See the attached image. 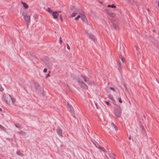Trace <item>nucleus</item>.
I'll use <instances>...</instances> for the list:
<instances>
[{
    "label": "nucleus",
    "mask_w": 159,
    "mask_h": 159,
    "mask_svg": "<svg viewBox=\"0 0 159 159\" xmlns=\"http://www.w3.org/2000/svg\"><path fill=\"white\" fill-rule=\"evenodd\" d=\"M74 80H76L80 84V87L84 90L88 89V86L83 81H81L80 78L77 76L75 75L73 76Z\"/></svg>",
    "instance_id": "1"
},
{
    "label": "nucleus",
    "mask_w": 159,
    "mask_h": 159,
    "mask_svg": "<svg viewBox=\"0 0 159 159\" xmlns=\"http://www.w3.org/2000/svg\"><path fill=\"white\" fill-rule=\"evenodd\" d=\"M22 16H24L25 20L27 22V26L28 27V25L30 22V16L24 12L22 13Z\"/></svg>",
    "instance_id": "2"
},
{
    "label": "nucleus",
    "mask_w": 159,
    "mask_h": 159,
    "mask_svg": "<svg viewBox=\"0 0 159 159\" xmlns=\"http://www.w3.org/2000/svg\"><path fill=\"white\" fill-rule=\"evenodd\" d=\"M11 95L8 94H4L3 95L2 100L5 102L9 104L10 101Z\"/></svg>",
    "instance_id": "3"
},
{
    "label": "nucleus",
    "mask_w": 159,
    "mask_h": 159,
    "mask_svg": "<svg viewBox=\"0 0 159 159\" xmlns=\"http://www.w3.org/2000/svg\"><path fill=\"white\" fill-rule=\"evenodd\" d=\"M119 58L122 61V63H121L119 60L118 62V67L119 68H120L122 64H123L125 61V59L124 57L121 54L119 55Z\"/></svg>",
    "instance_id": "4"
},
{
    "label": "nucleus",
    "mask_w": 159,
    "mask_h": 159,
    "mask_svg": "<svg viewBox=\"0 0 159 159\" xmlns=\"http://www.w3.org/2000/svg\"><path fill=\"white\" fill-rule=\"evenodd\" d=\"M45 64L49 68H51L52 66V64L49 58H46L45 61Z\"/></svg>",
    "instance_id": "5"
},
{
    "label": "nucleus",
    "mask_w": 159,
    "mask_h": 159,
    "mask_svg": "<svg viewBox=\"0 0 159 159\" xmlns=\"http://www.w3.org/2000/svg\"><path fill=\"white\" fill-rule=\"evenodd\" d=\"M119 107V109L115 111L114 113L115 115L117 117H120L121 115V110L120 109V107Z\"/></svg>",
    "instance_id": "6"
},
{
    "label": "nucleus",
    "mask_w": 159,
    "mask_h": 159,
    "mask_svg": "<svg viewBox=\"0 0 159 159\" xmlns=\"http://www.w3.org/2000/svg\"><path fill=\"white\" fill-rule=\"evenodd\" d=\"M68 105L69 107V110L72 113L73 116L75 118L76 117L75 115V113L73 110V107L70 105H69L68 104Z\"/></svg>",
    "instance_id": "7"
},
{
    "label": "nucleus",
    "mask_w": 159,
    "mask_h": 159,
    "mask_svg": "<svg viewBox=\"0 0 159 159\" xmlns=\"http://www.w3.org/2000/svg\"><path fill=\"white\" fill-rule=\"evenodd\" d=\"M57 132L60 137H61L62 135V130L61 128L58 127L57 129Z\"/></svg>",
    "instance_id": "8"
},
{
    "label": "nucleus",
    "mask_w": 159,
    "mask_h": 159,
    "mask_svg": "<svg viewBox=\"0 0 159 159\" xmlns=\"http://www.w3.org/2000/svg\"><path fill=\"white\" fill-rule=\"evenodd\" d=\"M74 11L77 13V14L80 15L84 13L83 11L80 9H76Z\"/></svg>",
    "instance_id": "9"
},
{
    "label": "nucleus",
    "mask_w": 159,
    "mask_h": 159,
    "mask_svg": "<svg viewBox=\"0 0 159 159\" xmlns=\"http://www.w3.org/2000/svg\"><path fill=\"white\" fill-rule=\"evenodd\" d=\"M58 15V12L54 11L52 13V16H53V18L54 19H57Z\"/></svg>",
    "instance_id": "10"
},
{
    "label": "nucleus",
    "mask_w": 159,
    "mask_h": 159,
    "mask_svg": "<svg viewBox=\"0 0 159 159\" xmlns=\"http://www.w3.org/2000/svg\"><path fill=\"white\" fill-rule=\"evenodd\" d=\"M80 76L81 78H83L84 81L85 82H86L88 84H89V79L88 77L84 76L82 75H81Z\"/></svg>",
    "instance_id": "11"
},
{
    "label": "nucleus",
    "mask_w": 159,
    "mask_h": 159,
    "mask_svg": "<svg viewBox=\"0 0 159 159\" xmlns=\"http://www.w3.org/2000/svg\"><path fill=\"white\" fill-rule=\"evenodd\" d=\"M88 36L89 38L90 39H92L93 41L94 42H95V41L96 40V39L95 38V36L91 34H89L88 35Z\"/></svg>",
    "instance_id": "12"
},
{
    "label": "nucleus",
    "mask_w": 159,
    "mask_h": 159,
    "mask_svg": "<svg viewBox=\"0 0 159 159\" xmlns=\"http://www.w3.org/2000/svg\"><path fill=\"white\" fill-rule=\"evenodd\" d=\"M81 19L83 21L85 22L86 20H87L86 17L84 13L81 15Z\"/></svg>",
    "instance_id": "13"
},
{
    "label": "nucleus",
    "mask_w": 159,
    "mask_h": 159,
    "mask_svg": "<svg viewBox=\"0 0 159 159\" xmlns=\"http://www.w3.org/2000/svg\"><path fill=\"white\" fill-rule=\"evenodd\" d=\"M34 86L36 90H39L40 89V86L38 83L35 82L34 83Z\"/></svg>",
    "instance_id": "14"
},
{
    "label": "nucleus",
    "mask_w": 159,
    "mask_h": 159,
    "mask_svg": "<svg viewBox=\"0 0 159 159\" xmlns=\"http://www.w3.org/2000/svg\"><path fill=\"white\" fill-rule=\"evenodd\" d=\"M22 3L23 5V7L25 9H27L28 8V6L26 3L23 2H22Z\"/></svg>",
    "instance_id": "15"
},
{
    "label": "nucleus",
    "mask_w": 159,
    "mask_h": 159,
    "mask_svg": "<svg viewBox=\"0 0 159 159\" xmlns=\"http://www.w3.org/2000/svg\"><path fill=\"white\" fill-rule=\"evenodd\" d=\"M92 142H93V143L94 144V145H95V146H96V147H97L98 148H99L100 146H99V144L96 142L95 141H93Z\"/></svg>",
    "instance_id": "16"
},
{
    "label": "nucleus",
    "mask_w": 159,
    "mask_h": 159,
    "mask_svg": "<svg viewBox=\"0 0 159 159\" xmlns=\"http://www.w3.org/2000/svg\"><path fill=\"white\" fill-rule=\"evenodd\" d=\"M111 125L113 127V128L116 131L118 130L117 127L116 126V125L114 124L113 122L111 123Z\"/></svg>",
    "instance_id": "17"
},
{
    "label": "nucleus",
    "mask_w": 159,
    "mask_h": 159,
    "mask_svg": "<svg viewBox=\"0 0 159 159\" xmlns=\"http://www.w3.org/2000/svg\"><path fill=\"white\" fill-rule=\"evenodd\" d=\"M10 99H11V101H12V104H14V103H15V101H16L15 99L14 98H12L11 97V96Z\"/></svg>",
    "instance_id": "18"
},
{
    "label": "nucleus",
    "mask_w": 159,
    "mask_h": 159,
    "mask_svg": "<svg viewBox=\"0 0 159 159\" xmlns=\"http://www.w3.org/2000/svg\"><path fill=\"white\" fill-rule=\"evenodd\" d=\"M108 7H111L112 8H115L116 7V6L114 4H112V5H108L107 6Z\"/></svg>",
    "instance_id": "19"
},
{
    "label": "nucleus",
    "mask_w": 159,
    "mask_h": 159,
    "mask_svg": "<svg viewBox=\"0 0 159 159\" xmlns=\"http://www.w3.org/2000/svg\"><path fill=\"white\" fill-rule=\"evenodd\" d=\"M47 11L49 13H52V10L51 9L50 7H48L47 10Z\"/></svg>",
    "instance_id": "20"
},
{
    "label": "nucleus",
    "mask_w": 159,
    "mask_h": 159,
    "mask_svg": "<svg viewBox=\"0 0 159 159\" xmlns=\"http://www.w3.org/2000/svg\"><path fill=\"white\" fill-rule=\"evenodd\" d=\"M18 133L24 136L26 134L23 131H20V132H19Z\"/></svg>",
    "instance_id": "21"
},
{
    "label": "nucleus",
    "mask_w": 159,
    "mask_h": 159,
    "mask_svg": "<svg viewBox=\"0 0 159 159\" xmlns=\"http://www.w3.org/2000/svg\"><path fill=\"white\" fill-rule=\"evenodd\" d=\"M108 98H109L110 99L112 100H113L114 99V98L113 96L111 95H108Z\"/></svg>",
    "instance_id": "22"
},
{
    "label": "nucleus",
    "mask_w": 159,
    "mask_h": 159,
    "mask_svg": "<svg viewBox=\"0 0 159 159\" xmlns=\"http://www.w3.org/2000/svg\"><path fill=\"white\" fill-rule=\"evenodd\" d=\"M76 14H77V13L76 12H74L73 13H72L70 17H74L76 16Z\"/></svg>",
    "instance_id": "23"
},
{
    "label": "nucleus",
    "mask_w": 159,
    "mask_h": 159,
    "mask_svg": "<svg viewBox=\"0 0 159 159\" xmlns=\"http://www.w3.org/2000/svg\"><path fill=\"white\" fill-rule=\"evenodd\" d=\"M99 149H100L101 150L104 152H106V150L105 149H104V148H102V147H99Z\"/></svg>",
    "instance_id": "24"
},
{
    "label": "nucleus",
    "mask_w": 159,
    "mask_h": 159,
    "mask_svg": "<svg viewBox=\"0 0 159 159\" xmlns=\"http://www.w3.org/2000/svg\"><path fill=\"white\" fill-rule=\"evenodd\" d=\"M110 157L112 159H115V155L113 154L111 155Z\"/></svg>",
    "instance_id": "25"
},
{
    "label": "nucleus",
    "mask_w": 159,
    "mask_h": 159,
    "mask_svg": "<svg viewBox=\"0 0 159 159\" xmlns=\"http://www.w3.org/2000/svg\"><path fill=\"white\" fill-rule=\"evenodd\" d=\"M108 14L111 17H114L115 16L114 14L113 13H108Z\"/></svg>",
    "instance_id": "26"
},
{
    "label": "nucleus",
    "mask_w": 159,
    "mask_h": 159,
    "mask_svg": "<svg viewBox=\"0 0 159 159\" xmlns=\"http://www.w3.org/2000/svg\"><path fill=\"white\" fill-rule=\"evenodd\" d=\"M81 17V15H79L75 18V20H77Z\"/></svg>",
    "instance_id": "27"
},
{
    "label": "nucleus",
    "mask_w": 159,
    "mask_h": 159,
    "mask_svg": "<svg viewBox=\"0 0 159 159\" xmlns=\"http://www.w3.org/2000/svg\"><path fill=\"white\" fill-rule=\"evenodd\" d=\"M4 90V89L2 87L1 85H0V91H2Z\"/></svg>",
    "instance_id": "28"
},
{
    "label": "nucleus",
    "mask_w": 159,
    "mask_h": 159,
    "mask_svg": "<svg viewBox=\"0 0 159 159\" xmlns=\"http://www.w3.org/2000/svg\"><path fill=\"white\" fill-rule=\"evenodd\" d=\"M118 100H119V102L120 103H122V101L120 98H118Z\"/></svg>",
    "instance_id": "29"
},
{
    "label": "nucleus",
    "mask_w": 159,
    "mask_h": 159,
    "mask_svg": "<svg viewBox=\"0 0 159 159\" xmlns=\"http://www.w3.org/2000/svg\"><path fill=\"white\" fill-rule=\"evenodd\" d=\"M112 28H114L115 29H116V26L114 24L112 25Z\"/></svg>",
    "instance_id": "30"
},
{
    "label": "nucleus",
    "mask_w": 159,
    "mask_h": 159,
    "mask_svg": "<svg viewBox=\"0 0 159 159\" xmlns=\"http://www.w3.org/2000/svg\"><path fill=\"white\" fill-rule=\"evenodd\" d=\"M0 128L4 130V129H5V128L0 125Z\"/></svg>",
    "instance_id": "31"
},
{
    "label": "nucleus",
    "mask_w": 159,
    "mask_h": 159,
    "mask_svg": "<svg viewBox=\"0 0 159 159\" xmlns=\"http://www.w3.org/2000/svg\"><path fill=\"white\" fill-rule=\"evenodd\" d=\"M110 89L112 90H113L114 92L115 91V89L113 88L110 87Z\"/></svg>",
    "instance_id": "32"
},
{
    "label": "nucleus",
    "mask_w": 159,
    "mask_h": 159,
    "mask_svg": "<svg viewBox=\"0 0 159 159\" xmlns=\"http://www.w3.org/2000/svg\"><path fill=\"white\" fill-rule=\"evenodd\" d=\"M66 45H67V48L68 50H69L70 49V47L69 46L68 44L67 43H66Z\"/></svg>",
    "instance_id": "33"
},
{
    "label": "nucleus",
    "mask_w": 159,
    "mask_h": 159,
    "mask_svg": "<svg viewBox=\"0 0 159 159\" xmlns=\"http://www.w3.org/2000/svg\"><path fill=\"white\" fill-rule=\"evenodd\" d=\"M47 69L46 68H45L43 70V71L44 72L46 73L47 72Z\"/></svg>",
    "instance_id": "34"
},
{
    "label": "nucleus",
    "mask_w": 159,
    "mask_h": 159,
    "mask_svg": "<svg viewBox=\"0 0 159 159\" xmlns=\"http://www.w3.org/2000/svg\"><path fill=\"white\" fill-rule=\"evenodd\" d=\"M105 103L108 106H109L110 103L109 102L106 101L105 102Z\"/></svg>",
    "instance_id": "35"
},
{
    "label": "nucleus",
    "mask_w": 159,
    "mask_h": 159,
    "mask_svg": "<svg viewBox=\"0 0 159 159\" xmlns=\"http://www.w3.org/2000/svg\"><path fill=\"white\" fill-rule=\"evenodd\" d=\"M60 19L62 21L63 20H62V16L61 15H60Z\"/></svg>",
    "instance_id": "36"
},
{
    "label": "nucleus",
    "mask_w": 159,
    "mask_h": 159,
    "mask_svg": "<svg viewBox=\"0 0 159 159\" xmlns=\"http://www.w3.org/2000/svg\"><path fill=\"white\" fill-rule=\"evenodd\" d=\"M49 76H50V74H49H49H47V75H46V78H48V77H49Z\"/></svg>",
    "instance_id": "37"
},
{
    "label": "nucleus",
    "mask_w": 159,
    "mask_h": 159,
    "mask_svg": "<svg viewBox=\"0 0 159 159\" xmlns=\"http://www.w3.org/2000/svg\"><path fill=\"white\" fill-rule=\"evenodd\" d=\"M59 42L60 43H62V40H61V37H60V40Z\"/></svg>",
    "instance_id": "38"
},
{
    "label": "nucleus",
    "mask_w": 159,
    "mask_h": 159,
    "mask_svg": "<svg viewBox=\"0 0 159 159\" xmlns=\"http://www.w3.org/2000/svg\"><path fill=\"white\" fill-rule=\"evenodd\" d=\"M16 153L18 155H23L22 154H19V153H18L17 152Z\"/></svg>",
    "instance_id": "39"
},
{
    "label": "nucleus",
    "mask_w": 159,
    "mask_h": 159,
    "mask_svg": "<svg viewBox=\"0 0 159 159\" xmlns=\"http://www.w3.org/2000/svg\"><path fill=\"white\" fill-rule=\"evenodd\" d=\"M15 126H16L17 127V128H19V127H20V126H17L16 124H15Z\"/></svg>",
    "instance_id": "40"
},
{
    "label": "nucleus",
    "mask_w": 159,
    "mask_h": 159,
    "mask_svg": "<svg viewBox=\"0 0 159 159\" xmlns=\"http://www.w3.org/2000/svg\"><path fill=\"white\" fill-rule=\"evenodd\" d=\"M131 138V137L130 136L129 138V139H130Z\"/></svg>",
    "instance_id": "41"
},
{
    "label": "nucleus",
    "mask_w": 159,
    "mask_h": 159,
    "mask_svg": "<svg viewBox=\"0 0 159 159\" xmlns=\"http://www.w3.org/2000/svg\"><path fill=\"white\" fill-rule=\"evenodd\" d=\"M136 49L137 51H138V48L137 47H136Z\"/></svg>",
    "instance_id": "42"
},
{
    "label": "nucleus",
    "mask_w": 159,
    "mask_h": 159,
    "mask_svg": "<svg viewBox=\"0 0 159 159\" xmlns=\"http://www.w3.org/2000/svg\"><path fill=\"white\" fill-rule=\"evenodd\" d=\"M2 109L1 108H0V111H2Z\"/></svg>",
    "instance_id": "43"
},
{
    "label": "nucleus",
    "mask_w": 159,
    "mask_h": 159,
    "mask_svg": "<svg viewBox=\"0 0 159 159\" xmlns=\"http://www.w3.org/2000/svg\"><path fill=\"white\" fill-rule=\"evenodd\" d=\"M153 32H155V30H153Z\"/></svg>",
    "instance_id": "44"
},
{
    "label": "nucleus",
    "mask_w": 159,
    "mask_h": 159,
    "mask_svg": "<svg viewBox=\"0 0 159 159\" xmlns=\"http://www.w3.org/2000/svg\"><path fill=\"white\" fill-rule=\"evenodd\" d=\"M58 13H60V12H61V11H58Z\"/></svg>",
    "instance_id": "45"
},
{
    "label": "nucleus",
    "mask_w": 159,
    "mask_h": 159,
    "mask_svg": "<svg viewBox=\"0 0 159 159\" xmlns=\"http://www.w3.org/2000/svg\"><path fill=\"white\" fill-rule=\"evenodd\" d=\"M158 7H159V1L158 2Z\"/></svg>",
    "instance_id": "46"
},
{
    "label": "nucleus",
    "mask_w": 159,
    "mask_h": 159,
    "mask_svg": "<svg viewBox=\"0 0 159 159\" xmlns=\"http://www.w3.org/2000/svg\"><path fill=\"white\" fill-rule=\"evenodd\" d=\"M0 159H2L1 158H0Z\"/></svg>",
    "instance_id": "47"
}]
</instances>
